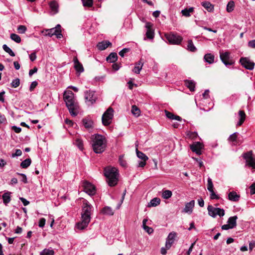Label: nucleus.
I'll use <instances>...</instances> for the list:
<instances>
[{"label": "nucleus", "instance_id": "obj_1", "mask_svg": "<svg viewBox=\"0 0 255 255\" xmlns=\"http://www.w3.org/2000/svg\"><path fill=\"white\" fill-rule=\"evenodd\" d=\"M63 99L71 115L76 116L79 113V108L78 106L75 103L73 92L69 89L66 90L64 93Z\"/></svg>", "mask_w": 255, "mask_h": 255}, {"label": "nucleus", "instance_id": "obj_2", "mask_svg": "<svg viewBox=\"0 0 255 255\" xmlns=\"http://www.w3.org/2000/svg\"><path fill=\"white\" fill-rule=\"evenodd\" d=\"M82 212L81 213V230L87 227L91 220L92 206L85 199H83Z\"/></svg>", "mask_w": 255, "mask_h": 255}, {"label": "nucleus", "instance_id": "obj_3", "mask_svg": "<svg viewBox=\"0 0 255 255\" xmlns=\"http://www.w3.org/2000/svg\"><path fill=\"white\" fill-rule=\"evenodd\" d=\"M92 147L96 153H101L104 151L107 146V139L104 135L94 134L92 136Z\"/></svg>", "mask_w": 255, "mask_h": 255}, {"label": "nucleus", "instance_id": "obj_4", "mask_svg": "<svg viewBox=\"0 0 255 255\" xmlns=\"http://www.w3.org/2000/svg\"><path fill=\"white\" fill-rule=\"evenodd\" d=\"M104 175L110 186H115L118 181V172L116 168L108 167L104 169Z\"/></svg>", "mask_w": 255, "mask_h": 255}, {"label": "nucleus", "instance_id": "obj_5", "mask_svg": "<svg viewBox=\"0 0 255 255\" xmlns=\"http://www.w3.org/2000/svg\"><path fill=\"white\" fill-rule=\"evenodd\" d=\"M61 28V25L60 24H57L55 27L43 30L42 31V33H43L44 36L51 37L53 35H55L57 38H61L62 37Z\"/></svg>", "mask_w": 255, "mask_h": 255}, {"label": "nucleus", "instance_id": "obj_6", "mask_svg": "<svg viewBox=\"0 0 255 255\" xmlns=\"http://www.w3.org/2000/svg\"><path fill=\"white\" fill-rule=\"evenodd\" d=\"M82 186L83 191L90 195L92 196L96 193V188L95 185L87 180H84L82 183Z\"/></svg>", "mask_w": 255, "mask_h": 255}, {"label": "nucleus", "instance_id": "obj_7", "mask_svg": "<svg viewBox=\"0 0 255 255\" xmlns=\"http://www.w3.org/2000/svg\"><path fill=\"white\" fill-rule=\"evenodd\" d=\"M114 116V110L109 108L102 116V123L104 126H109L111 123Z\"/></svg>", "mask_w": 255, "mask_h": 255}, {"label": "nucleus", "instance_id": "obj_8", "mask_svg": "<svg viewBox=\"0 0 255 255\" xmlns=\"http://www.w3.org/2000/svg\"><path fill=\"white\" fill-rule=\"evenodd\" d=\"M165 37L169 43L172 44H179L183 39L181 36L172 33L165 34Z\"/></svg>", "mask_w": 255, "mask_h": 255}, {"label": "nucleus", "instance_id": "obj_9", "mask_svg": "<svg viewBox=\"0 0 255 255\" xmlns=\"http://www.w3.org/2000/svg\"><path fill=\"white\" fill-rule=\"evenodd\" d=\"M207 210L209 215L213 218H215L217 215H219L220 217H223L225 215V211L223 209L215 208L212 205H209Z\"/></svg>", "mask_w": 255, "mask_h": 255}, {"label": "nucleus", "instance_id": "obj_10", "mask_svg": "<svg viewBox=\"0 0 255 255\" xmlns=\"http://www.w3.org/2000/svg\"><path fill=\"white\" fill-rule=\"evenodd\" d=\"M220 57L222 62L227 66L232 65L234 61L230 57V53L228 51L223 52L220 51Z\"/></svg>", "mask_w": 255, "mask_h": 255}, {"label": "nucleus", "instance_id": "obj_11", "mask_svg": "<svg viewBox=\"0 0 255 255\" xmlns=\"http://www.w3.org/2000/svg\"><path fill=\"white\" fill-rule=\"evenodd\" d=\"M240 63L246 69L252 70L254 69L255 64L248 57H241Z\"/></svg>", "mask_w": 255, "mask_h": 255}, {"label": "nucleus", "instance_id": "obj_12", "mask_svg": "<svg viewBox=\"0 0 255 255\" xmlns=\"http://www.w3.org/2000/svg\"><path fill=\"white\" fill-rule=\"evenodd\" d=\"M84 98L87 104L88 105H91L95 102L97 99V96L94 91L89 90L85 93Z\"/></svg>", "mask_w": 255, "mask_h": 255}, {"label": "nucleus", "instance_id": "obj_13", "mask_svg": "<svg viewBox=\"0 0 255 255\" xmlns=\"http://www.w3.org/2000/svg\"><path fill=\"white\" fill-rule=\"evenodd\" d=\"M82 124L86 130L91 132L94 129V124L93 121L89 117H86L82 120Z\"/></svg>", "mask_w": 255, "mask_h": 255}, {"label": "nucleus", "instance_id": "obj_14", "mask_svg": "<svg viewBox=\"0 0 255 255\" xmlns=\"http://www.w3.org/2000/svg\"><path fill=\"white\" fill-rule=\"evenodd\" d=\"M244 158L246 159L247 164L253 169H255V159L252 156V151H250L244 154Z\"/></svg>", "mask_w": 255, "mask_h": 255}, {"label": "nucleus", "instance_id": "obj_15", "mask_svg": "<svg viewBox=\"0 0 255 255\" xmlns=\"http://www.w3.org/2000/svg\"><path fill=\"white\" fill-rule=\"evenodd\" d=\"M203 148V145L200 142H195L190 145V149L197 155L202 154L201 149Z\"/></svg>", "mask_w": 255, "mask_h": 255}, {"label": "nucleus", "instance_id": "obj_16", "mask_svg": "<svg viewBox=\"0 0 255 255\" xmlns=\"http://www.w3.org/2000/svg\"><path fill=\"white\" fill-rule=\"evenodd\" d=\"M176 237V233L175 232H171L168 235L165 243V248L168 250L169 249L172 245L173 244L175 237Z\"/></svg>", "mask_w": 255, "mask_h": 255}, {"label": "nucleus", "instance_id": "obj_17", "mask_svg": "<svg viewBox=\"0 0 255 255\" xmlns=\"http://www.w3.org/2000/svg\"><path fill=\"white\" fill-rule=\"evenodd\" d=\"M194 205V200H191L189 202L186 203L185 208L183 210L182 212L188 214H191L192 213Z\"/></svg>", "mask_w": 255, "mask_h": 255}, {"label": "nucleus", "instance_id": "obj_18", "mask_svg": "<svg viewBox=\"0 0 255 255\" xmlns=\"http://www.w3.org/2000/svg\"><path fill=\"white\" fill-rule=\"evenodd\" d=\"M239 133L237 132H234L228 137V140L230 142H232L233 145H237L239 144V140L238 139Z\"/></svg>", "mask_w": 255, "mask_h": 255}, {"label": "nucleus", "instance_id": "obj_19", "mask_svg": "<svg viewBox=\"0 0 255 255\" xmlns=\"http://www.w3.org/2000/svg\"><path fill=\"white\" fill-rule=\"evenodd\" d=\"M49 5L50 6L52 14H55L58 12L59 5L56 1H51L49 2Z\"/></svg>", "mask_w": 255, "mask_h": 255}, {"label": "nucleus", "instance_id": "obj_20", "mask_svg": "<svg viewBox=\"0 0 255 255\" xmlns=\"http://www.w3.org/2000/svg\"><path fill=\"white\" fill-rule=\"evenodd\" d=\"M111 45L112 43L110 41H103L98 43L97 44V47L100 50H104Z\"/></svg>", "mask_w": 255, "mask_h": 255}, {"label": "nucleus", "instance_id": "obj_21", "mask_svg": "<svg viewBox=\"0 0 255 255\" xmlns=\"http://www.w3.org/2000/svg\"><path fill=\"white\" fill-rule=\"evenodd\" d=\"M240 196L235 191L230 192L228 194V199L230 201L237 202L240 199Z\"/></svg>", "mask_w": 255, "mask_h": 255}, {"label": "nucleus", "instance_id": "obj_22", "mask_svg": "<svg viewBox=\"0 0 255 255\" xmlns=\"http://www.w3.org/2000/svg\"><path fill=\"white\" fill-rule=\"evenodd\" d=\"M185 85L189 89L190 91L193 92L195 91V83L193 80H186L185 81Z\"/></svg>", "mask_w": 255, "mask_h": 255}, {"label": "nucleus", "instance_id": "obj_23", "mask_svg": "<svg viewBox=\"0 0 255 255\" xmlns=\"http://www.w3.org/2000/svg\"><path fill=\"white\" fill-rule=\"evenodd\" d=\"M118 59L117 54L115 52H112L106 58V60L110 63H114Z\"/></svg>", "mask_w": 255, "mask_h": 255}, {"label": "nucleus", "instance_id": "obj_24", "mask_svg": "<svg viewBox=\"0 0 255 255\" xmlns=\"http://www.w3.org/2000/svg\"><path fill=\"white\" fill-rule=\"evenodd\" d=\"M214 56L211 53H207L204 57L205 61L210 64L214 62Z\"/></svg>", "mask_w": 255, "mask_h": 255}, {"label": "nucleus", "instance_id": "obj_25", "mask_svg": "<svg viewBox=\"0 0 255 255\" xmlns=\"http://www.w3.org/2000/svg\"><path fill=\"white\" fill-rule=\"evenodd\" d=\"M10 193H11L10 192H6L4 193L2 196L3 202L6 206L8 203L10 202L11 200Z\"/></svg>", "mask_w": 255, "mask_h": 255}, {"label": "nucleus", "instance_id": "obj_26", "mask_svg": "<svg viewBox=\"0 0 255 255\" xmlns=\"http://www.w3.org/2000/svg\"><path fill=\"white\" fill-rule=\"evenodd\" d=\"M238 219V217L237 216H234L232 217H230L227 221V223L232 227V228H234L237 226V220Z\"/></svg>", "mask_w": 255, "mask_h": 255}, {"label": "nucleus", "instance_id": "obj_27", "mask_svg": "<svg viewBox=\"0 0 255 255\" xmlns=\"http://www.w3.org/2000/svg\"><path fill=\"white\" fill-rule=\"evenodd\" d=\"M239 115L240 118L239 121L238 123H237V125L238 126H241L244 122V121L246 119V115L245 112L243 111H242V110L239 111Z\"/></svg>", "mask_w": 255, "mask_h": 255}, {"label": "nucleus", "instance_id": "obj_28", "mask_svg": "<svg viewBox=\"0 0 255 255\" xmlns=\"http://www.w3.org/2000/svg\"><path fill=\"white\" fill-rule=\"evenodd\" d=\"M101 212L106 215L112 216L114 214V212L111 207L106 206L102 209Z\"/></svg>", "mask_w": 255, "mask_h": 255}, {"label": "nucleus", "instance_id": "obj_29", "mask_svg": "<svg viewBox=\"0 0 255 255\" xmlns=\"http://www.w3.org/2000/svg\"><path fill=\"white\" fill-rule=\"evenodd\" d=\"M201 4L209 12L213 11L214 10V6L210 2H202Z\"/></svg>", "mask_w": 255, "mask_h": 255}, {"label": "nucleus", "instance_id": "obj_30", "mask_svg": "<svg viewBox=\"0 0 255 255\" xmlns=\"http://www.w3.org/2000/svg\"><path fill=\"white\" fill-rule=\"evenodd\" d=\"M143 65V62L141 61V60H140L139 62L135 65L133 71L135 73L139 74Z\"/></svg>", "mask_w": 255, "mask_h": 255}, {"label": "nucleus", "instance_id": "obj_31", "mask_svg": "<svg viewBox=\"0 0 255 255\" xmlns=\"http://www.w3.org/2000/svg\"><path fill=\"white\" fill-rule=\"evenodd\" d=\"M136 153L137 157L141 160L147 161L148 159V157L144 153L139 151L137 148L136 149Z\"/></svg>", "mask_w": 255, "mask_h": 255}, {"label": "nucleus", "instance_id": "obj_32", "mask_svg": "<svg viewBox=\"0 0 255 255\" xmlns=\"http://www.w3.org/2000/svg\"><path fill=\"white\" fill-rule=\"evenodd\" d=\"M172 195L171 191L169 190H162V197L164 199H168Z\"/></svg>", "mask_w": 255, "mask_h": 255}, {"label": "nucleus", "instance_id": "obj_33", "mask_svg": "<svg viewBox=\"0 0 255 255\" xmlns=\"http://www.w3.org/2000/svg\"><path fill=\"white\" fill-rule=\"evenodd\" d=\"M187 49L191 52H195L197 50L192 40H188Z\"/></svg>", "mask_w": 255, "mask_h": 255}, {"label": "nucleus", "instance_id": "obj_34", "mask_svg": "<svg viewBox=\"0 0 255 255\" xmlns=\"http://www.w3.org/2000/svg\"><path fill=\"white\" fill-rule=\"evenodd\" d=\"M194 10L193 7H190L189 8H185L181 10V13L183 15L186 17H189L191 15L190 13L193 12Z\"/></svg>", "mask_w": 255, "mask_h": 255}, {"label": "nucleus", "instance_id": "obj_35", "mask_svg": "<svg viewBox=\"0 0 255 255\" xmlns=\"http://www.w3.org/2000/svg\"><path fill=\"white\" fill-rule=\"evenodd\" d=\"M131 112L136 117H138L140 114V111L139 109L135 105L132 106Z\"/></svg>", "mask_w": 255, "mask_h": 255}, {"label": "nucleus", "instance_id": "obj_36", "mask_svg": "<svg viewBox=\"0 0 255 255\" xmlns=\"http://www.w3.org/2000/svg\"><path fill=\"white\" fill-rule=\"evenodd\" d=\"M160 203V199L159 198H154L151 200L148 205L149 207H155Z\"/></svg>", "mask_w": 255, "mask_h": 255}, {"label": "nucleus", "instance_id": "obj_37", "mask_svg": "<svg viewBox=\"0 0 255 255\" xmlns=\"http://www.w3.org/2000/svg\"><path fill=\"white\" fill-rule=\"evenodd\" d=\"M31 163V159L27 158L21 162L20 167L22 168H26L30 165Z\"/></svg>", "mask_w": 255, "mask_h": 255}, {"label": "nucleus", "instance_id": "obj_38", "mask_svg": "<svg viewBox=\"0 0 255 255\" xmlns=\"http://www.w3.org/2000/svg\"><path fill=\"white\" fill-rule=\"evenodd\" d=\"M10 38L11 40L15 41L16 43H20L21 42V38L20 36L15 33H11L10 35Z\"/></svg>", "mask_w": 255, "mask_h": 255}, {"label": "nucleus", "instance_id": "obj_39", "mask_svg": "<svg viewBox=\"0 0 255 255\" xmlns=\"http://www.w3.org/2000/svg\"><path fill=\"white\" fill-rule=\"evenodd\" d=\"M85 7H91L93 5V0H81Z\"/></svg>", "mask_w": 255, "mask_h": 255}, {"label": "nucleus", "instance_id": "obj_40", "mask_svg": "<svg viewBox=\"0 0 255 255\" xmlns=\"http://www.w3.org/2000/svg\"><path fill=\"white\" fill-rule=\"evenodd\" d=\"M2 48L6 52L8 53L11 56L13 57L15 56L14 53L6 44L3 45Z\"/></svg>", "mask_w": 255, "mask_h": 255}, {"label": "nucleus", "instance_id": "obj_41", "mask_svg": "<svg viewBox=\"0 0 255 255\" xmlns=\"http://www.w3.org/2000/svg\"><path fill=\"white\" fill-rule=\"evenodd\" d=\"M54 251L52 249H45L44 250H43L40 255H54Z\"/></svg>", "mask_w": 255, "mask_h": 255}, {"label": "nucleus", "instance_id": "obj_42", "mask_svg": "<svg viewBox=\"0 0 255 255\" xmlns=\"http://www.w3.org/2000/svg\"><path fill=\"white\" fill-rule=\"evenodd\" d=\"M235 3L233 1H230L227 5V11L229 12H232L234 10Z\"/></svg>", "mask_w": 255, "mask_h": 255}, {"label": "nucleus", "instance_id": "obj_43", "mask_svg": "<svg viewBox=\"0 0 255 255\" xmlns=\"http://www.w3.org/2000/svg\"><path fill=\"white\" fill-rule=\"evenodd\" d=\"M207 189L210 192L211 191L214 190V186L213 184L212 181V179L210 178H208V181H207Z\"/></svg>", "mask_w": 255, "mask_h": 255}, {"label": "nucleus", "instance_id": "obj_44", "mask_svg": "<svg viewBox=\"0 0 255 255\" xmlns=\"http://www.w3.org/2000/svg\"><path fill=\"white\" fill-rule=\"evenodd\" d=\"M75 62V68L77 71V74L79 75L80 74V63L78 61V59L77 57L74 58Z\"/></svg>", "mask_w": 255, "mask_h": 255}, {"label": "nucleus", "instance_id": "obj_45", "mask_svg": "<svg viewBox=\"0 0 255 255\" xmlns=\"http://www.w3.org/2000/svg\"><path fill=\"white\" fill-rule=\"evenodd\" d=\"M187 136L191 139H195L198 136V134L195 131H188Z\"/></svg>", "mask_w": 255, "mask_h": 255}, {"label": "nucleus", "instance_id": "obj_46", "mask_svg": "<svg viewBox=\"0 0 255 255\" xmlns=\"http://www.w3.org/2000/svg\"><path fill=\"white\" fill-rule=\"evenodd\" d=\"M20 80L18 78L13 79L11 83V87L13 88H16L19 86Z\"/></svg>", "mask_w": 255, "mask_h": 255}, {"label": "nucleus", "instance_id": "obj_47", "mask_svg": "<svg viewBox=\"0 0 255 255\" xmlns=\"http://www.w3.org/2000/svg\"><path fill=\"white\" fill-rule=\"evenodd\" d=\"M146 37L149 39H153L154 37V31L152 29H148L146 32Z\"/></svg>", "mask_w": 255, "mask_h": 255}, {"label": "nucleus", "instance_id": "obj_48", "mask_svg": "<svg viewBox=\"0 0 255 255\" xmlns=\"http://www.w3.org/2000/svg\"><path fill=\"white\" fill-rule=\"evenodd\" d=\"M27 30V28L24 25H19L17 27V31L19 33H24Z\"/></svg>", "mask_w": 255, "mask_h": 255}, {"label": "nucleus", "instance_id": "obj_49", "mask_svg": "<svg viewBox=\"0 0 255 255\" xmlns=\"http://www.w3.org/2000/svg\"><path fill=\"white\" fill-rule=\"evenodd\" d=\"M123 155H120L119 157V161L120 164L123 167H126L127 166V162L126 161L123 159Z\"/></svg>", "mask_w": 255, "mask_h": 255}, {"label": "nucleus", "instance_id": "obj_50", "mask_svg": "<svg viewBox=\"0 0 255 255\" xmlns=\"http://www.w3.org/2000/svg\"><path fill=\"white\" fill-rule=\"evenodd\" d=\"M130 50V49L129 48H125L124 49H123L121 51H120L119 52V55L123 57H124L125 56V54L128 52Z\"/></svg>", "mask_w": 255, "mask_h": 255}, {"label": "nucleus", "instance_id": "obj_51", "mask_svg": "<svg viewBox=\"0 0 255 255\" xmlns=\"http://www.w3.org/2000/svg\"><path fill=\"white\" fill-rule=\"evenodd\" d=\"M210 192V198L211 199H219L220 198L219 196L217 195L214 190L211 191Z\"/></svg>", "mask_w": 255, "mask_h": 255}, {"label": "nucleus", "instance_id": "obj_52", "mask_svg": "<svg viewBox=\"0 0 255 255\" xmlns=\"http://www.w3.org/2000/svg\"><path fill=\"white\" fill-rule=\"evenodd\" d=\"M45 222H46V220L44 218H41L39 221V223H38V226L40 228H43L44 227L45 224Z\"/></svg>", "mask_w": 255, "mask_h": 255}, {"label": "nucleus", "instance_id": "obj_53", "mask_svg": "<svg viewBox=\"0 0 255 255\" xmlns=\"http://www.w3.org/2000/svg\"><path fill=\"white\" fill-rule=\"evenodd\" d=\"M22 154V151L19 149H16L14 153L12 154V157L19 156Z\"/></svg>", "mask_w": 255, "mask_h": 255}, {"label": "nucleus", "instance_id": "obj_54", "mask_svg": "<svg viewBox=\"0 0 255 255\" xmlns=\"http://www.w3.org/2000/svg\"><path fill=\"white\" fill-rule=\"evenodd\" d=\"M16 174L21 176L22 178L21 181L22 182H23L24 183H26L27 182L26 176L24 174L19 173H16Z\"/></svg>", "mask_w": 255, "mask_h": 255}, {"label": "nucleus", "instance_id": "obj_55", "mask_svg": "<svg viewBox=\"0 0 255 255\" xmlns=\"http://www.w3.org/2000/svg\"><path fill=\"white\" fill-rule=\"evenodd\" d=\"M250 193L251 195L255 194V182L253 183L250 186Z\"/></svg>", "mask_w": 255, "mask_h": 255}, {"label": "nucleus", "instance_id": "obj_56", "mask_svg": "<svg viewBox=\"0 0 255 255\" xmlns=\"http://www.w3.org/2000/svg\"><path fill=\"white\" fill-rule=\"evenodd\" d=\"M37 84L38 83L36 81L32 82L30 85L29 90L30 91H32L34 90V89L37 86Z\"/></svg>", "mask_w": 255, "mask_h": 255}, {"label": "nucleus", "instance_id": "obj_57", "mask_svg": "<svg viewBox=\"0 0 255 255\" xmlns=\"http://www.w3.org/2000/svg\"><path fill=\"white\" fill-rule=\"evenodd\" d=\"M165 112L166 114V116L168 118H169L170 119H172V120L173 119L174 115L172 113H171L166 110H165Z\"/></svg>", "mask_w": 255, "mask_h": 255}, {"label": "nucleus", "instance_id": "obj_58", "mask_svg": "<svg viewBox=\"0 0 255 255\" xmlns=\"http://www.w3.org/2000/svg\"><path fill=\"white\" fill-rule=\"evenodd\" d=\"M195 244V242H194L193 243H192L189 249H188V251L186 253V255H190L191 253L192 252V251L193 250V249L194 248V246Z\"/></svg>", "mask_w": 255, "mask_h": 255}, {"label": "nucleus", "instance_id": "obj_59", "mask_svg": "<svg viewBox=\"0 0 255 255\" xmlns=\"http://www.w3.org/2000/svg\"><path fill=\"white\" fill-rule=\"evenodd\" d=\"M248 46L250 47L255 48V39L250 41L248 42Z\"/></svg>", "mask_w": 255, "mask_h": 255}, {"label": "nucleus", "instance_id": "obj_60", "mask_svg": "<svg viewBox=\"0 0 255 255\" xmlns=\"http://www.w3.org/2000/svg\"><path fill=\"white\" fill-rule=\"evenodd\" d=\"M37 72V68L36 67H34L32 69H31L29 71V76H31L33 74L36 73Z\"/></svg>", "mask_w": 255, "mask_h": 255}, {"label": "nucleus", "instance_id": "obj_61", "mask_svg": "<svg viewBox=\"0 0 255 255\" xmlns=\"http://www.w3.org/2000/svg\"><path fill=\"white\" fill-rule=\"evenodd\" d=\"M143 229L149 234H150L151 233H152L153 232V230L152 229V228L149 227L148 226L144 227V228Z\"/></svg>", "mask_w": 255, "mask_h": 255}, {"label": "nucleus", "instance_id": "obj_62", "mask_svg": "<svg viewBox=\"0 0 255 255\" xmlns=\"http://www.w3.org/2000/svg\"><path fill=\"white\" fill-rule=\"evenodd\" d=\"M19 199L24 206H27L29 204V202L23 197H20Z\"/></svg>", "mask_w": 255, "mask_h": 255}, {"label": "nucleus", "instance_id": "obj_63", "mask_svg": "<svg viewBox=\"0 0 255 255\" xmlns=\"http://www.w3.org/2000/svg\"><path fill=\"white\" fill-rule=\"evenodd\" d=\"M29 58L31 61H34L36 59V53L34 52L30 54Z\"/></svg>", "mask_w": 255, "mask_h": 255}, {"label": "nucleus", "instance_id": "obj_64", "mask_svg": "<svg viewBox=\"0 0 255 255\" xmlns=\"http://www.w3.org/2000/svg\"><path fill=\"white\" fill-rule=\"evenodd\" d=\"M12 129L16 132V133H19L21 131V128L19 127H17L16 126H13L12 127Z\"/></svg>", "mask_w": 255, "mask_h": 255}]
</instances>
